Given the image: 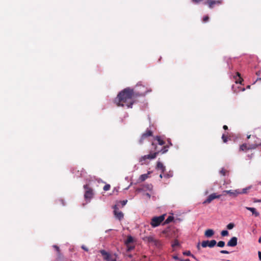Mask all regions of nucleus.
I'll return each instance as SVG.
<instances>
[{"instance_id":"f3484780","label":"nucleus","mask_w":261,"mask_h":261,"mask_svg":"<svg viewBox=\"0 0 261 261\" xmlns=\"http://www.w3.org/2000/svg\"><path fill=\"white\" fill-rule=\"evenodd\" d=\"M144 240L145 241H147L148 242H150V243H154V244L156 245L158 243V241L157 240H156L153 237H151V236H149V237H146L145 239H144Z\"/></svg>"},{"instance_id":"ddd939ff","label":"nucleus","mask_w":261,"mask_h":261,"mask_svg":"<svg viewBox=\"0 0 261 261\" xmlns=\"http://www.w3.org/2000/svg\"><path fill=\"white\" fill-rule=\"evenodd\" d=\"M238 239L233 237L227 242V245L230 247H234L237 245Z\"/></svg>"},{"instance_id":"6ab92c4d","label":"nucleus","mask_w":261,"mask_h":261,"mask_svg":"<svg viewBox=\"0 0 261 261\" xmlns=\"http://www.w3.org/2000/svg\"><path fill=\"white\" fill-rule=\"evenodd\" d=\"M149 174L150 172H148L147 174H142L139 177V180H140V181H144V180H145L147 178H148V175Z\"/></svg>"},{"instance_id":"aec40b11","label":"nucleus","mask_w":261,"mask_h":261,"mask_svg":"<svg viewBox=\"0 0 261 261\" xmlns=\"http://www.w3.org/2000/svg\"><path fill=\"white\" fill-rule=\"evenodd\" d=\"M220 174L222 176H228L229 171L225 169L224 168H222L220 171Z\"/></svg>"},{"instance_id":"39448f33","label":"nucleus","mask_w":261,"mask_h":261,"mask_svg":"<svg viewBox=\"0 0 261 261\" xmlns=\"http://www.w3.org/2000/svg\"><path fill=\"white\" fill-rule=\"evenodd\" d=\"M165 215H161L159 217H154L151 219L150 224L153 227L159 226L165 219Z\"/></svg>"},{"instance_id":"8fccbe9b","label":"nucleus","mask_w":261,"mask_h":261,"mask_svg":"<svg viewBox=\"0 0 261 261\" xmlns=\"http://www.w3.org/2000/svg\"><path fill=\"white\" fill-rule=\"evenodd\" d=\"M180 261H190L189 259H180Z\"/></svg>"},{"instance_id":"f8f14e48","label":"nucleus","mask_w":261,"mask_h":261,"mask_svg":"<svg viewBox=\"0 0 261 261\" xmlns=\"http://www.w3.org/2000/svg\"><path fill=\"white\" fill-rule=\"evenodd\" d=\"M99 252L102 255L103 258L105 260L109 261L111 257V255L109 253L107 252L105 250H100Z\"/></svg>"},{"instance_id":"9b49d317","label":"nucleus","mask_w":261,"mask_h":261,"mask_svg":"<svg viewBox=\"0 0 261 261\" xmlns=\"http://www.w3.org/2000/svg\"><path fill=\"white\" fill-rule=\"evenodd\" d=\"M226 194H228L230 196H232L234 197L237 196L238 194H240L239 191L238 190H235L233 191L231 190H225L223 191L222 192V194L221 195H225Z\"/></svg>"},{"instance_id":"f257e3e1","label":"nucleus","mask_w":261,"mask_h":261,"mask_svg":"<svg viewBox=\"0 0 261 261\" xmlns=\"http://www.w3.org/2000/svg\"><path fill=\"white\" fill-rule=\"evenodd\" d=\"M138 88H143L142 91H135L133 89L126 88L120 92L114 99V103L118 107H126L128 108H132V106L136 101L137 98L144 96L147 92L144 87L137 86Z\"/></svg>"},{"instance_id":"4be33fe9","label":"nucleus","mask_w":261,"mask_h":261,"mask_svg":"<svg viewBox=\"0 0 261 261\" xmlns=\"http://www.w3.org/2000/svg\"><path fill=\"white\" fill-rule=\"evenodd\" d=\"M139 161L141 165L146 164L148 163L147 159H146V158H144V156H142L139 159Z\"/></svg>"},{"instance_id":"a19ab883","label":"nucleus","mask_w":261,"mask_h":261,"mask_svg":"<svg viewBox=\"0 0 261 261\" xmlns=\"http://www.w3.org/2000/svg\"><path fill=\"white\" fill-rule=\"evenodd\" d=\"M82 248L85 251H88V249L85 246L83 245L82 246Z\"/></svg>"},{"instance_id":"72a5a7b5","label":"nucleus","mask_w":261,"mask_h":261,"mask_svg":"<svg viewBox=\"0 0 261 261\" xmlns=\"http://www.w3.org/2000/svg\"><path fill=\"white\" fill-rule=\"evenodd\" d=\"M208 20H209L208 16L205 15V16L203 17L202 21L205 23V22H207L208 21Z\"/></svg>"},{"instance_id":"bf43d9fd","label":"nucleus","mask_w":261,"mask_h":261,"mask_svg":"<svg viewBox=\"0 0 261 261\" xmlns=\"http://www.w3.org/2000/svg\"><path fill=\"white\" fill-rule=\"evenodd\" d=\"M248 88H250V86H248Z\"/></svg>"},{"instance_id":"423d86ee","label":"nucleus","mask_w":261,"mask_h":261,"mask_svg":"<svg viewBox=\"0 0 261 261\" xmlns=\"http://www.w3.org/2000/svg\"><path fill=\"white\" fill-rule=\"evenodd\" d=\"M217 244V242L215 240L211 241H203L201 242V245L203 248L209 247L210 248L214 247Z\"/></svg>"},{"instance_id":"a211bd4d","label":"nucleus","mask_w":261,"mask_h":261,"mask_svg":"<svg viewBox=\"0 0 261 261\" xmlns=\"http://www.w3.org/2000/svg\"><path fill=\"white\" fill-rule=\"evenodd\" d=\"M214 234V231L213 229H208L205 231L204 235L207 238L212 237Z\"/></svg>"},{"instance_id":"2eb2a0df","label":"nucleus","mask_w":261,"mask_h":261,"mask_svg":"<svg viewBox=\"0 0 261 261\" xmlns=\"http://www.w3.org/2000/svg\"><path fill=\"white\" fill-rule=\"evenodd\" d=\"M246 209L251 212L252 215H254L255 217H258L259 216V212H258L256 211V208L254 207H246Z\"/></svg>"},{"instance_id":"393cba45","label":"nucleus","mask_w":261,"mask_h":261,"mask_svg":"<svg viewBox=\"0 0 261 261\" xmlns=\"http://www.w3.org/2000/svg\"><path fill=\"white\" fill-rule=\"evenodd\" d=\"M173 220V217L172 216H169L167 219L165 220V223L168 224L172 222Z\"/></svg>"},{"instance_id":"dca6fc26","label":"nucleus","mask_w":261,"mask_h":261,"mask_svg":"<svg viewBox=\"0 0 261 261\" xmlns=\"http://www.w3.org/2000/svg\"><path fill=\"white\" fill-rule=\"evenodd\" d=\"M156 168L158 170H161L162 173H164L166 169L163 163L159 161L157 162Z\"/></svg>"},{"instance_id":"7ed1b4c3","label":"nucleus","mask_w":261,"mask_h":261,"mask_svg":"<svg viewBox=\"0 0 261 261\" xmlns=\"http://www.w3.org/2000/svg\"><path fill=\"white\" fill-rule=\"evenodd\" d=\"M257 147V143H254L253 144L243 143L240 146L239 151V152H246L249 150L255 149Z\"/></svg>"},{"instance_id":"79ce46f5","label":"nucleus","mask_w":261,"mask_h":261,"mask_svg":"<svg viewBox=\"0 0 261 261\" xmlns=\"http://www.w3.org/2000/svg\"><path fill=\"white\" fill-rule=\"evenodd\" d=\"M192 2L195 4L199 3L201 0H192Z\"/></svg>"},{"instance_id":"0eeeda50","label":"nucleus","mask_w":261,"mask_h":261,"mask_svg":"<svg viewBox=\"0 0 261 261\" xmlns=\"http://www.w3.org/2000/svg\"><path fill=\"white\" fill-rule=\"evenodd\" d=\"M114 208V215L115 218L119 220H121L124 217V215L121 211H119L117 205H115L113 206Z\"/></svg>"},{"instance_id":"9d476101","label":"nucleus","mask_w":261,"mask_h":261,"mask_svg":"<svg viewBox=\"0 0 261 261\" xmlns=\"http://www.w3.org/2000/svg\"><path fill=\"white\" fill-rule=\"evenodd\" d=\"M152 132L151 130H146L145 133H144L139 140V143L140 144L143 143L144 140L147 137L152 136Z\"/></svg>"},{"instance_id":"a878e982","label":"nucleus","mask_w":261,"mask_h":261,"mask_svg":"<svg viewBox=\"0 0 261 261\" xmlns=\"http://www.w3.org/2000/svg\"><path fill=\"white\" fill-rule=\"evenodd\" d=\"M251 186L248 187L247 188H244L242 190V191H239L240 194H245L246 193L248 190L251 189Z\"/></svg>"},{"instance_id":"13d9d810","label":"nucleus","mask_w":261,"mask_h":261,"mask_svg":"<svg viewBox=\"0 0 261 261\" xmlns=\"http://www.w3.org/2000/svg\"><path fill=\"white\" fill-rule=\"evenodd\" d=\"M257 80L261 81V77L258 78Z\"/></svg>"},{"instance_id":"b1692460","label":"nucleus","mask_w":261,"mask_h":261,"mask_svg":"<svg viewBox=\"0 0 261 261\" xmlns=\"http://www.w3.org/2000/svg\"><path fill=\"white\" fill-rule=\"evenodd\" d=\"M64 259V256L61 252H57V260H61Z\"/></svg>"},{"instance_id":"ea45409f","label":"nucleus","mask_w":261,"mask_h":261,"mask_svg":"<svg viewBox=\"0 0 261 261\" xmlns=\"http://www.w3.org/2000/svg\"><path fill=\"white\" fill-rule=\"evenodd\" d=\"M173 258H174L175 260H179V261L181 259H179L177 255L173 256Z\"/></svg>"},{"instance_id":"58836bf2","label":"nucleus","mask_w":261,"mask_h":261,"mask_svg":"<svg viewBox=\"0 0 261 261\" xmlns=\"http://www.w3.org/2000/svg\"><path fill=\"white\" fill-rule=\"evenodd\" d=\"M256 140H255V141H254V143H257V147H258V146H261V142H259L258 141V139L256 138Z\"/></svg>"},{"instance_id":"1a4fd4ad","label":"nucleus","mask_w":261,"mask_h":261,"mask_svg":"<svg viewBox=\"0 0 261 261\" xmlns=\"http://www.w3.org/2000/svg\"><path fill=\"white\" fill-rule=\"evenodd\" d=\"M221 196V195H217L216 193H213L208 196L207 198L203 202V203H210L214 199L216 198H219Z\"/></svg>"},{"instance_id":"de8ad7c7","label":"nucleus","mask_w":261,"mask_h":261,"mask_svg":"<svg viewBox=\"0 0 261 261\" xmlns=\"http://www.w3.org/2000/svg\"><path fill=\"white\" fill-rule=\"evenodd\" d=\"M109 261H116L115 258H112V257L110 258Z\"/></svg>"},{"instance_id":"6e6552de","label":"nucleus","mask_w":261,"mask_h":261,"mask_svg":"<svg viewBox=\"0 0 261 261\" xmlns=\"http://www.w3.org/2000/svg\"><path fill=\"white\" fill-rule=\"evenodd\" d=\"M222 3V0H207L205 3L207 5L210 9H213L215 6H219Z\"/></svg>"},{"instance_id":"c03bdc74","label":"nucleus","mask_w":261,"mask_h":261,"mask_svg":"<svg viewBox=\"0 0 261 261\" xmlns=\"http://www.w3.org/2000/svg\"><path fill=\"white\" fill-rule=\"evenodd\" d=\"M223 128L225 130L228 129V126L226 125H223Z\"/></svg>"},{"instance_id":"4468645a","label":"nucleus","mask_w":261,"mask_h":261,"mask_svg":"<svg viewBox=\"0 0 261 261\" xmlns=\"http://www.w3.org/2000/svg\"><path fill=\"white\" fill-rule=\"evenodd\" d=\"M155 140L157 141V143H156V144L157 145V144L160 146H162V148L163 147V146H165V141L162 140L161 139V138L160 137V136H156L155 137ZM155 144V143H154ZM168 146V147H169V146L168 145H167ZM168 148H167L168 149Z\"/></svg>"},{"instance_id":"37998d69","label":"nucleus","mask_w":261,"mask_h":261,"mask_svg":"<svg viewBox=\"0 0 261 261\" xmlns=\"http://www.w3.org/2000/svg\"><path fill=\"white\" fill-rule=\"evenodd\" d=\"M258 258L261 261V251L258 252Z\"/></svg>"},{"instance_id":"4d7b16f0","label":"nucleus","mask_w":261,"mask_h":261,"mask_svg":"<svg viewBox=\"0 0 261 261\" xmlns=\"http://www.w3.org/2000/svg\"><path fill=\"white\" fill-rule=\"evenodd\" d=\"M168 142H169L170 145H171V146L172 145V143H171V142L170 141H169Z\"/></svg>"},{"instance_id":"603ef678","label":"nucleus","mask_w":261,"mask_h":261,"mask_svg":"<svg viewBox=\"0 0 261 261\" xmlns=\"http://www.w3.org/2000/svg\"><path fill=\"white\" fill-rule=\"evenodd\" d=\"M250 137H251V135H248V136H247V139H250Z\"/></svg>"},{"instance_id":"c756f323","label":"nucleus","mask_w":261,"mask_h":261,"mask_svg":"<svg viewBox=\"0 0 261 261\" xmlns=\"http://www.w3.org/2000/svg\"><path fill=\"white\" fill-rule=\"evenodd\" d=\"M234 226V225L232 223H230L227 225V228L228 229H232Z\"/></svg>"},{"instance_id":"f03ea898","label":"nucleus","mask_w":261,"mask_h":261,"mask_svg":"<svg viewBox=\"0 0 261 261\" xmlns=\"http://www.w3.org/2000/svg\"><path fill=\"white\" fill-rule=\"evenodd\" d=\"M151 145L153 149V152L151 150L150 154L144 155V158L150 160H152L155 159L160 153L163 154L168 151L167 146H163L162 149H160L156 146V144H155L154 142H152Z\"/></svg>"},{"instance_id":"09e8293b","label":"nucleus","mask_w":261,"mask_h":261,"mask_svg":"<svg viewBox=\"0 0 261 261\" xmlns=\"http://www.w3.org/2000/svg\"><path fill=\"white\" fill-rule=\"evenodd\" d=\"M230 180H228V181H227V182H226V181H224V182L223 185H225V184H229L230 183Z\"/></svg>"},{"instance_id":"cd10ccee","label":"nucleus","mask_w":261,"mask_h":261,"mask_svg":"<svg viewBox=\"0 0 261 261\" xmlns=\"http://www.w3.org/2000/svg\"><path fill=\"white\" fill-rule=\"evenodd\" d=\"M217 246L220 247H223L225 246V242L224 241H220L217 243Z\"/></svg>"},{"instance_id":"2f4dec72","label":"nucleus","mask_w":261,"mask_h":261,"mask_svg":"<svg viewBox=\"0 0 261 261\" xmlns=\"http://www.w3.org/2000/svg\"><path fill=\"white\" fill-rule=\"evenodd\" d=\"M237 75L239 76V79H240V81L239 82H238L237 81H236V83H240V84H241L242 82H243V79L241 78V74L239 72H237Z\"/></svg>"},{"instance_id":"49530a36","label":"nucleus","mask_w":261,"mask_h":261,"mask_svg":"<svg viewBox=\"0 0 261 261\" xmlns=\"http://www.w3.org/2000/svg\"><path fill=\"white\" fill-rule=\"evenodd\" d=\"M260 73H261L260 71H258L256 72V74L257 76H259V75H260Z\"/></svg>"},{"instance_id":"a18cd8bd","label":"nucleus","mask_w":261,"mask_h":261,"mask_svg":"<svg viewBox=\"0 0 261 261\" xmlns=\"http://www.w3.org/2000/svg\"><path fill=\"white\" fill-rule=\"evenodd\" d=\"M197 248L198 250H199L200 249V243H198V244L197 245Z\"/></svg>"},{"instance_id":"3c124183","label":"nucleus","mask_w":261,"mask_h":261,"mask_svg":"<svg viewBox=\"0 0 261 261\" xmlns=\"http://www.w3.org/2000/svg\"><path fill=\"white\" fill-rule=\"evenodd\" d=\"M146 196H147L148 198H150V195L149 193H146Z\"/></svg>"},{"instance_id":"864d4df0","label":"nucleus","mask_w":261,"mask_h":261,"mask_svg":"<svg viewBox=\"0 0 261 261\" xmlns=\"http://www.w3.org/2000/svg\"><path fill=\"white\" fill-rule=\"evenodd\" d=\"M258 242L260 243H261V237L258 239Z\"/></svg>"},{"instance_id":"bb28decb","label":"nucleus","mask_w":261,"mask_h":261,"mask_svg":"<svg viewBox=\"0 0 261 261\" xmlns=\"http://www.w3.org/2000/svg\"><path fill=\"white\" fill-rule=\"evenodd\" d=\"M179 245V243L177 240H175L173 242V243L172 244V247L173 248H174L176 246H178Z\"/></svg>"},{"instance_id":"473e14b6","label":"nucleus","mask_w":261,"mask_h":261,"mask_svg":"<svg viewBox=\"0 0 261 261\" xmlns=\"http://www.w3.org/2000/svg\"><path fill=\"white\" fill-rule=\"evenodd\" d=\"M222 139L224 143L227 142V136L225 134H223L222 136Z\"/></svg>"},{"instance_id":"c9c22d12","label":"nucleus","mask_w":261,"mask_h":261,"mask_svg":"<svg viewBox=\"0 0 261 261\" xmlns=\"http://www.w3.org/2000/svg\"><path fill=\"white\" fill-rule=\"evenodd\" d=\"M184 255H187V256H191V253L190 251H186L183 252Z\"/></svg>"},{"instance_id":"412c9836","label":"nucleus","mask_w":261,"mask_h":261,"mask_svg":"<svg viewBox=\"0 0 261 261\" xmlns=\"http://www.w3.org/2000/svg\"><path fill=\"white\" fill-rule=\"evenodd\" d=\"M133 242L134 238L132 236H128L127 237V239L125 241V245L130 244Z\"/></svg>"},{"instance_id":"20e7f679","label":"nucleus","mask_w":261,"mask_h":261,"mask_svg":"<svg viewBox=\"0 0 261 261\" xmlns=\"http://www.w3.org/2000/svg\"><path fill=\"white\" fill-rule=\"evenodd\" d=\"M84 188L85 190L84 194V198L86 200H90L93 198L94 195L93 189L89 186L88 185L84 186Z\"/></svg>"},{"instance_id":"c85d7f7f","label":"nucleus","mask_w":261,"mask_h":261,"mask_svg":"<svg viewBox=\"0 0 261 261\" xmlns=\"http://www.w3.org/2000/svg\"><path fill=\"white\" fill-rule=\"evenodd\" d=\"M221 234L223 237L227 236L228 235V231L226 230H222L221 232Z\"/></svg>"},{"instance_id":"e433bc0d","label":"nucleus","mask_w":261,"mask_h":261,"mask_svg":"<svg viewBox=\"0 0 261 261\" xmlns=\"http://www.w3.org/2000/svg\"><path fill=\"white\" fill-rule=\"evenodd\" d=\"M53 247L56 250L57 252L60 251V248L57 245H53Z\"/></svg>"},{"instance_id":"4c0bfd02","label":"nucleus","mask_w":261,"mask_h":261,"mask_svg":"<svg viewBox=\"0 0 261 261\" xmlns=\"http://www.w3.org/2000/svg\"><path fill=\"white\" fill-rule=\"evenodd\" d=\"M220 253L222 254H229V252L227 250H221L220 251Z\"/></svg>"},{"instance_id":"6e6d98bb","label":"nucleus","mask_w":261,"mask_h":261,"mask_svg":"<svg viewBox=\"0 0 261 261\" xmlns=\"http://www.w3.org/2000/svg\"><path fill=\"white\" fill-rule=\"evenodd\" d=\"M128 256L129 257V258H131L132 257V254H129L128 255Z\"/></svg>"},{"instance_id":"7c9ffc66","label":"nucleus","mask_w":261,"mask_h":261,"mask_svg":"<svg viewBox=\"0 0 261 261\" xmlns=\"http://www.w3.org/2000/svg\"><path fill=\"white\" fill-rule=\"evenodd\" d=\"M127 202V200H125L120 201L119 202V203H120L121 204L122 207H123L126 204Z\"/></svg>"},{"instance_id":"5701e85b","label":"nucleus","mask_w":261,"mask_h":261,"mask_svg":"<svg viewBox=\"0 0 261 261\" xmlns=\"http://www.w3.org/2000/svg\"><path fill=\"white\" fill-rule=\"evenodd\" d=\"M127 247V251H130L135 248V245L130 244L125 245Z\"/></svg>"},{"instance_id":"f704fd0d","label":"nucleus","mask_w":261,"mask_h":261,"mask_svg":"<svg viewBox=\"0 0 261 261\" xmlns=\"http://www.w3.org/2000/svg\"><path fill=\"white\" fill-rule=\"evenodd\" d=\"M110 185H109V184H107L104 187H103V190L104 191H108V190H109L110 189Z\"/></svg>"},{"instance_id":"5fc2aeb1","label":"nucleus","mask_w":261,"mask_h":261,"mask_svg":"<svg viewBox=\"0 0 261 261\" xmlns=\"http://www.w3.org/2000/svg\"><path fill=\"white\" fill-rule=\"evenodd\" d=\"M163 173H162H162L160 175V177L161 178H162V177H163Z\"/></svg>"},{"instance_id":"052dcab7","label":"nucleus","mask_w":261,"mask_h":261,"mask_svg":"<svg viewBox=\"0 0 261 261\" xmlns=\"http://www.w3.org/2000/svg\"><path fill=\"white\" fill-rule=\"evenodd\" d=\"M258 202H261V200H259L258 201Z\"/></svg>"}]
</instances>
